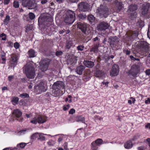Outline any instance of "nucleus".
Segmentation results:
<instances>
[{"instance_id":"1","label":"nucleus","mask_w":150,"mask_h":150,"mask_svg":"<svg viewBox=\"0 0 150 150\" xmlns=\"http://www.w3.org/2000/svg\"><path fill=\"white\" fill-rule=\"evenodd\" d=\"M50 10L47 13L41 14L38 18V24L42 29L48 34L52 33L54 31L53 27V19L52 16L54 12Z\"/></svg>"},{"instance_id":"2","label":"nucleus","mask_w":150,"mask_h":150,"mask_svg":"<svg viewBox=\"0 0 150 150\" xmlns=\"http://www.w3.org/2000/svg\"><path fill=\"white\" fill-rule=\"evenodd\" d=\"M52 87L53 93L55 96H61L65 92V86L62 81H58L54 82Z\"/></svg>"},{"instance_id":"3","label":"nucleus","mask_w":150,"mask_h":150,"mask_svg":"<svg viewBox=\"0 0 150 150\" xmlns=\"http://www.w3.org/2000/svg\"><path fill=\"white\" fill-rule=\"evenodd\" d=\"M35 64L32 63H27L23 67L24 72L27 78L29 79H33L35 74Z\"/></svg>"},{"instance_id":"4","label":"nucleus","mask_w":150,"mask_h":150,"mask_svg":"<svg viewBox=\"0 0 150 150\" xmlns=\"http://www.w3.org/2000/svg\"><path fill=\"white\" fill-rule=\"evenodd\" d=\"M63 15V21L67 25L72 24L76 18L75 13L71 10H67Z\"/></svg>"},{"instance_id":"5","label":"nucleus","mask_w":150,"mask_h":150,"mask_svg":"<svg viewBox=\"0 0 150 150\" xmlns=\"http://www.w3.org/2000/svg\"><path fill=\"white\" fill-rule=\"evenodd\" d=\"M140 66L137 65L136 63L133 65L128 72L129 75H131L134 77H136L140 71Z\"/></svg>"},{"instance_id":"6","label":"nucleus","mask_w":150,"mask_h":150,"mask_svg":"<svg viewBox=\"0 0 150 150\" xmlns=\"http://www.w3.org/2000/svg\"><path fill=\"white\" fill-rule=\"evenodd\" d=\"M119 41V38L116 36L111 37L108 39V42L109 43L111 47L112 48L116 47L118 45Z\"/></svg>"},{"instance_id":"7","label":"nucleus","mask_w":150,"mask_h":150,"mask_svg":"<svg viewBox=\"0 0 150 150\" xmlns=\"http://www.w3.org/2000/svg\"><path fill=\"white\" fill-rule=\"evenodd\" d=\"M22 5L24 7L28 6L30 7L29 8V9H32L35 8L36 5L35 0H23Z\"/></svg>"},{"instance_id":"8","label":"nucleus","mask_w":150,"mask_h":150,"mask_svg":"<svg viewBox=\"0 0 150 150\" xmlns=\"http://www.w3.org/2000/svg\"><path fill=\"white\" fill-rule=\"evenodd\" d=\"M35 89L36 93L38 94H40L46 91L47 90V87L43 82H40L35 87Z\"/></svg>"},{"instance_id":"9","label":"nucleus","mask_w":150,"mask_h":150,"mask_svg":"<svg viewBox=\"0 0 150 150\" xmlns=\"http://www.w3.org/2000/svg\"><path fill=\"white\" fill-rule=\"evenodd\" d=\"M139 49H142L146 52H149L150 50V45L146 41L141 42L137 45Z\"/></svg>"},{"instance_id":"10","label":"nucleus","mask_w":150,"mask_h":150,"mask_svg":"<svg viewBox=\"0 0 150 150\" xmlns=\"http://www.w3.org/2000/svg\"><path fill=\"white\" fill-rule=\"evenodd\" d=\"M50 62L46 60H43L41 61L40 64V68L41 70L44 72L46 71L49 66Z\"/></svg>"},{"instance_id":"11","label":"nucleus","mask_w":150,"mask_h":150,"mask_svg":"<svg viewBox=\"0 0 150 150\" xmlns=\"http://www.w3.org/2000/svg\"><path fill=\"white\" fill-rule=\"evenodd\" d=\"M109 27V25L108 23L103 21L98 24L97 27V29L98 31L105 30L108 29Z\"/></svg>"},{"instance_id":"12","label":"nucleus","mask_w":150,"mask_h":150,"mask_svg":"<svg viewBox=\"0 0 150 150\" xmlns=\"http://www.w3.org/2000/svg\"><path fill=\"white\" fill-rule=\"evenodd\" d=\"M77 28L81 30L82 32L86 34V33L88 28V25L84 23H83L81 22H78L76 24Z\"/></svg>"},{"instance_id":"13","label":"nucleus","mask_w":150,"mask_h":150,"mask_svg":"<svg viewBox=\"0 0 150 150\" xmlns=\"http://www.w3.org/2000/svg\"><path fill=\"white\" fill-rule=\"evenodd\" d=\"M119 72V67L118 65L114 64L110 71V74L111 76H115L117 75Z\"/></svg>"},{"instance_id":"14","label":"nucleus","mask_w":150,"mask_h":150,"mask_svg":"<svg viewBox=\"0 0 150 150\" xmlns=\"http://www.w3.org/2000/svg\"><path fill=\"white\" fill-rule=\"evenodd\" d=\"M18 59L16 55L11 56V59L9 62V66L13 68L17 65L18 62Z\"/></svg>"},{"instance_id":"15","label":"nucleus","mask_w":150,"mask_h":150,"mask_svg":"<svg viewBox=\"0 0 150 150\" xmlns=\"http://www.w3.org/2000/svg\"><path fill=\"white\" fill-rule=\"evenodd\" d=\"M92 76V72L89 69H87L85 71L83 79L86 82L89 80Z\"/></svg>"},{"instance_id":"16","label":"nucleus","mask_w":150,"mask_h":150,"mask_svg":"<svg viewBox=\"0 0 150 150\" xmlns=\"http://www.w3.org/2000/svg\"><path fill=\"white\" fill-rule=\"evenodd\" d=\"M139 34V32L137 30L132 31L130 33L127 35L128 40L133 41L134 39L137 38Z\"/></svg>"},{"instance_id":"17","label":"nucleus","mask_w":150,"mask_h":150,"mask_svg":"<svg viewBox=\"0 0 150 150\" xmlns=\"http://www.w3.org/2000/svg\"><path fill=\"white\" fill-rule=\"evenodd\" d=\"M83 10H81L82 11ZM83 11L82 13H80L79 14H76V17L79 20V21H82L83 20H86L87 16L86 14V12L87 10L88 11V10H83Z\"/></svg>"},{"instance_id":"18","label":"nucleus","mask_w":150,"mask_h":150,"mask_svg":"<svg viewBox=\"0 0 150 150\" xmlns=\"http://www.w3.org/2000/svg\"><path fill=\"white\" fill-rule=\"evenodd\" d=\"M109 10H97L96 12L101 17H107L109 15Z\"/></svg>"},{"instance_id":"19","label":"nucleus","mask_w":150,"mask_h":150,"mask_svg":"<svg viewBox=\"0 0 150 150\" xmlns=\"http://www.w3.org/2000/svg\"><path fill=\"white\" fill-rule=\"evenodd\" d=\"M84 65L86 67L88 68H92L94 65L93 62L91 61L89 59H85L83 62Z\"/></svg>"},{"instance_id":"20","label":"nucleus","mask_w":150,"mask_h":150,"mask_svg":"<svg viewBox=\"0 0 150 150\" xmlns=\"http://www.w3.org/2000/svg\"><path fill=\"white\" fill-rule=\"evenodd\" d=\"M78 8L80 9H88L91 8V6L87 3L81 2L78 5Z\"/></svg>"},{"instance_id":"21","label":"nucleus","mask_w":150,"mask_h":150,"mask_svg":"<svg viewBox=\"0 0 150 150\" xmlns=\"http://www.w3.org/2000/svg\"><path fill=\"white\" fill-rule=\"evenodd\" d=\"M22 114L21 111L18 109L13 110L12 112L13 116L17 118H20L22 116Z\"/></svg>"},{"instance_id":"22","label":"nucleus","mask_w":150,"mask_h":150,"mask_svg":"<svg viewBox=\"0 0 150 150\" xmlns=\"http://www.w3.org/2000/svg\"><path fill=\"white\" fill-rule=\"evenodd\" d=\"M77 59L75 57L71 58L68 61V64H70V66L69 67V69H71L73 68V65L77 62Z\"/></svg>"},{"instance_id":"23","label":"nucleus","mask_w":150,"mask_h":150,"mask_svg":"<svg viewBox=\"0 0 150 150\" xmlns=\"http://www.w3.org/2000/svg\"><path fill=\"white\" fill-rule=\"evenodd\" d=\"M94 75L97 77H102L104 75V71L100 70H94Z\"/></svg>"},{"instance_id":"24","label":"nucleus","mask_w":150,"mask_h":150,"mask_svg":"<svg viewBox=\"0 0 150 150\" xmlns=\"http://www.w3.org/2000/svg\"><path fill=\"white\" fill-rule=\"evenodd\" d=\"M136 10H127V12H129L130 13L129 18L133 20L136 18L137 16V13L135 11Z\"/></svg>"},{"instance_id":"25","label":"nucleus","mask_w":150,"mask_h":150,"mask_svg":"<svg viewBox=\"0 0 150 150\" xmlns=\"http://www.w3.org/2000/svg\"><path fill=\"white\" fill-rule=\"evenodd\" d=\"M85 68V66L82 65H80L77 67L75 70V71L78 74L81 75L82 74Z\"/></svg>"},{"instance_id":"26","label":"nucleus","mask_w":150,"mask_h":150,"mask_svg":"<svg viewBox=\"0 0 150 150\" xmlns=\"http://www.w3.org/2000/svg\"><path fill=\"white\" fill-rule=\"evenodd\" d=\"M74 120L76 122H81L82 123H85V117L81 115H78L74 117Z\"/></svg>"},{"instance_id":"27","label":"nucleus","mask_w":150,"mask_h":150,"mask_svg":"<svg viewBox=\"0 0 150 150\" xmlns=\"http://www.w3.org/2000/svg\"><path fill=\"white\" fill-rule=\"evenodd\" d=\"M133 145L132 143L131 140L127 141L124 144L125 148L127 149L131 148L132 147Z\"/></svg>"},{"instance_id":"28","label":"nucleus","mask_w":150,"mask_h":150,"mask_svg":"<svg viewBox=\"0 0 150 150\" xmlns=\"http://www.w3.org/2000/svg\"><path fill=\"white\" fill-rule=\"evenodd\" d=\"M93 42V44H98L99 46H101V38H100L96 37L92 39Z\"/></svg>"},{"instance_id":"29","label":"nucleus","mask_w":150,"mask_h":150,"mask_svg":"<svg viewBox=\"0 0 150 150\" xmlns=\"http://www.w3.org/2000/svg\"><path fill=\"white\" fill-rule=\"evenodd\" d=\"M100 46H99L98 44H93L92 48H91L90 51L93 52L95 53H96L98 52V47Z\"/></svg>"},{"instance_id":"30","label":"nucleus","mask_w":150,"mask_h":150,"mask_svg":"<svg viewBox=\"0 0 150 150\" xmlns=\"http://www.w3.org/2000/svg\"><path fill=\"white\" fill-rule=\"evenodd\" d=\"M96 18L92 15H87V20L91 24L95 23Z\"/></svg>"},{"instance_id":"31","label":"nucleus","mask_w":150,"mask_h":150,"mask_svg":"<svg viewBox=\"0 0 150 150\" xmlns=\"http://www.w3.org/2000/svg\"><path fill=\"white\" fill-rule=\"evenodd\" d=\"M35 50L32 49H30L28 52L30 58H33L35 57Z\"/></svg>"},{"instance_id":"32","label":"nucleus","mask_w":150,"mask_h":150,"mask_svg":"<svg viewBox=\"0 0 150 150\" xmlns=\"http://www.w3.org/2000/svg\"><path fill=\"white\" fill-rule=\"evenodd\" d=\"M46 121V118H42L41 116H39L37 117L38 123L40 124H43Z\"/></svg>"},{"instance_id":"33","label":"nucleus","mask_w":150,"mask_h":150,"mask_svg":"<svg viewBox=\"0 0 150 150\" xmlns=\"http://www.w3.org/2000/svg\"><path fill=\"white\" fill-rule=\"evenodd\" d=\"M137 26L140 28H142L144 25V22L141 19L139 20L137 23Z\"/></svg>"},{"instance_id":"34","label":"nucleus","mask_w":150,"mask_h":150,"mask_svg":"<svg viewBox=\"0 0 150 150\" xmlns=\"http://www.w3.org/2000/svg\"><path fill=\"white\" fill-rule=\"evenodd\" d=\"M73 44L72 41H67L66 44L65 48L66 49H69Z\"/></svg>"},{"instance_id":"35","label":"nucleus","mask_w":150,"mask_h":150,"mask_svg":"<svg viewBox=\"0 0 150 150\" xmlns=\"http://www.w3.org/2000/svg\"><path fill=\"white\" fill-rule=\"evenodd\" d=\"M43 134L42 133H39L38 137L37 139L38 141H43L45 140V137L43 136Z\"/></svg>"},{"instance_id":"36","label":"nucleus","mask_w":150,"mask_h":150,"mask_svg":"<svg viewBox=\"0 0 150 150\" xmlns=\"http://www.w3.org/2000/svg\"><path fill=\"white\" fill-rule=\"evenodd\" d=\"M39 134V133L38 132L33 134L30 136V139L33 140L36 139L37 138H38Z\"/></svg>"},{"instance_id":"37","label":"nucleus","mask_w":150,"mask_h":150,"mask_svg":"<svg viewBox=\"0 0 150 150\" xmlns=\"http://www.w3.org/2000/svg\"><path fill=\"white\" fill-rule=\"evenodd\" d=\"M93 142L98 146L102 144L103 142V140L102 139L100 138L98 139Z\"/></svg>"},{"instance_id":"38","label":"nucleus","mask_w":150,"mask_h":150,"mask_svg":"<svg viewBox=\"0 0 150 150\" xmlns=\"http://www.w3.org/2000/svg\"><path fill=\"white\" fill-rule=\"evenodd\" d=\"M19 97L23 98H25L29 97V96L28 94L24 93L20 95Z\"/></svg>"},{"instance_id":"39","label":"nucleus","mask_w":150,"mask_h":150,"mask_svg":"<svg viewBox=\"0 0 150 150\" xmlns=\"http://www.w3.org/2000/svg\"><path fill=\"white\" fill-rule=\"evenodd\" d=\"M97 145L94 142H93L91 144V150H97L98 148Z\"/></svg>"},{"instance_id":"40","label":"nucleus","mask_w":150,"mask_h":150,"mask_svg":"<svg viewBox=\"0 0 150 150\" xmlns=\"http://www.w3.org/2000/svg\"><path fill=\"white\" fill-rule=\"evenodd\" d=\"M143 9H148L150 8V5L149 3H144L142 5Z\"/></svg>"},{"instance_id":"41","label":"nucleus","mask_w":150,"mask_h":150,"mask_svg":"<svg viewBox=\"0 0 150 150\" xmlns=\"http://www.w3.org/2000/svg\"><path fill=\"white\" fill-rule=\"evenodd\" d=\"M33 29V26L32 25H28L26 28L25 32L28 33L29 32Z\"/></svg>"},{"instance_id":"42","label":"nucleus","mask_w":150,"mask_h":150,"mask_svg":"<svg viewBox=\"0 0 150 150\" xmlns=\"http://www.w3.org/2000/svg\"><path fill=\"white\" fill-rule=\"evenodd\" d=\"M10 20V17L8 15H6L4 21V24L7 25L9 21Z\"/></svg>"},{"instance_id":"43","label":"nucleus","mask_w":150,"mask_h":150,"mask_svg":"<svg viewBox=\"0 0 150 150\" xmlns=\"http://www.w3.org/2000/svg\"><path fill=\"white\" fill-rule=\"evenodd\" d=\"M72 98V96L71 95H68V97L66 98L65 99V101L66 102H67V101L69 103H70L72 102V100L71 99V98Z\"/></svg>"},{"instance_id":"44","label":"nucleus","mask_w":150,"mask_h":150,"mask_svg":"<svg viewBox=\"0 0 150 150\" xmlns=\"http://www.w3.org/2000/svg\"><path fill=\"white\" fill-rule=\"evenodd\" d=\"M123 52L124 53L126 54V55H129L131 53V51L128 50L126 48L123 49Z\"/></svg>"},{"instance_id":"45","label":"nucleus","mask_w":150,"mask_h":150,"mask_svg":"<svg viewBox=\"0 0 150 150\" xmlns=\"http://www.w3.org/2000/svg\"><path fill=\"white\" fill-rule=\"evenodd\" d=\"M70 107V105L69 104L67 105H65L63 106V110L66 111L68 110L69 108Z\"/></svg>"},{"instance_id":"46","label":"nucleus","mask_w":150,"mask_h":150,"mask_svg":"<svg viewBox=\"0 0 150 150\" xmlns=\"http://www.w3.org/2000/svg\"><path fill=\"white\" fill-rule=\"evenodd\" d=\"M149 10H143L142 11V15L145 17H146Z\"/></svg>"},{"instance_id":"47","label":"nucleus","mask_w":150,"mask_h":150,"mask_svg":"<svg viewBox=\"0 0 150 150\" xmlns=\"http://www.w3.org/2000/svg\"><path fill=\"white\" fill-rule=\"evenodd\" d=\"M19 99L18 97H14L13 98L11 101L16 104H17L19 101Z\"/></svg>"},{"instance_id":"48","label":"nucleus","mask_w":150,"mask_h":150,"mask_svg":"<svg viewBox=\"0 0 150 150\" xmlns=\"http://www.w3.org/2000/svg\"><path fill=\"white\" fill-rule=\"evenodd\" d=\"M84 47L83 45H79L77 47V49L79 51H82L83 50Z\"/></svg>"},{"instance_id":"49","label":"nucleus","mask_w":150,"mask_h":150,"mask_svg":"<svg viewBox=\"0 0 150 150\" xmlns=\"http://www.w3.org/2000/svg\"><path fill=\"white\" fill-rule=\"evenodd\" d=\"M30 122L36 125L37 124L38 122H37V118H36L35 117L33 118L32 119V120L30 121Z\"/></svg>"},{"instance_id":"50","label":"nucleus","mask_w":150,"mask_h":150,"mask_svg":"<svg viewBox=\"0 0 150 150\" xmlns=\"http://www.w3.org/2000/svg\"><path fill=\"white\" fill-rule=\"evenodd\" d=\"M13 6L15 8H17L19 7V3L17 1H15L13 3Z\"/></svg>"},{"instance_id":"51","label":"nucleus","mask_w":150,"mask_h":150,"mask_svg":"<svg viewBox=\"0 0 150 150\" xmlns=\"http://www.w3.org/2000/svg\"><path fill=\"white\" fill-rule=\"evenodd\" d=\"M26 144L24 143H21L19 144H18L17 146V147H20L21 148H24L26 145Z\"/></svg>"},{"instance_id":"52","label":"nucleus","mask_w":150,"mask_h":150,"mask_svg":"<svg viewBox=\"0 0 150 150\" xmlns=\"http://www.w3.org/2000/svg\"><path fill=\"white\" fill-rule=\"evenodd\" d=\"M29 17L30 19L32 20L35 18V16L33 13L30 12L29 14Z\"/></svg>"},{"instance_id":"53","label":"nucleus","mask_w":150,"mask_h":150,"mask_svg":"<svg viewBox=\"0 0 150 150\" xmlns=\"http://www.w3.org/2000/svg\"><path fill=\"white\" fill-rule=\"evenodd\" d=\"M0 37L1 38L2 40H5L6 38V35L4 33H2L0 35Z\"/></svg>"},{"instance_id":"54","label":"nucleus","mask_w":150,"mask_h":150,"mask_svg":"<svg viewBox=\"0 0 150 150\" xmlns=\"http://www.w3.org/2000/svg\"><path fill=\"white\" fill-rule=\"evenodd\" d=\"M116 5L117 7L118 8V9H120L122 8L123 7V4L120 2H117L116 3Z\"/></svg>"},{"instance_id":"55","label":"nucleus","mask_w":150,"mask_h":150,"mask_svg":"<svg viewBox=\"0 0 150 150\" xmlns=\"http://www.w3.org/2000/svg\"><path fill=\"white\" fill-rule=\"evenodd\" d=\"M138 8L137 6L135 4H132L130 5L129 7V9H136Z\"/></svg>"},{"instance_id":"56","label":"nucleus","mask_w":150,"mask_h":150,"mask_svg":"<svg viewBox=\"0 0 150 150\" xmlns=\"http://www.w3.org/2000/svg\"><path fill=\"white\" fill-rule=\"evenodd\" d=\"M59 135H61L62 136V137H59L58 139V142L59 143H60L62 140L64 138V135L63 134H58L56 135L55 136H57Z\"/></svg>"},{"instance_id":"57","label":"nucleus","mask_w":150,"mask_h":150,"mask_svg":"<svg viewBox=\"0 0 150 150\" xmlns=\"http://www.w3.org/2000/svg\"><path fill=\"white\" fill-rule=\"evenodd\" d=\"M140 137V135L137 134L133 136V138L132 139V141H134L135 140L138 139Z\"/></svg>"},{"instance_id":"58","label":"nucleus","mask_w":150,"mask_h":150,"mask_svg":"<svg viewBox=\"0 0 150 150\" xmlns=\"http://www.w3.org/2000/svg\"><path fill=\"white\" fill-rule=\"evenodd\" d=\"M7 43L8 44L7 45V47H13V42L11 41H8Z\"/></svg>"},{"instance_id":"59","label":"nucleus","mask_w":150,"mask_h":150,"mask_svg":"<svg viewBox=\"0 0 150 150\" xmlns=\"http://www.w3.org/2000/svg\"><path fill=\"white\" fill-rule=\"evenodd\" d=\"M68 144L67 142H65L64 144L63 145V146H64V149L66 150H69V149L68 148Z\"/></svg>"},{"instance_id":"60","label":"nucleus","mask_w":150,"mask_h":150,"mask_svg":"<svg viewBox=\"0 0 150 150\" xmlns=\"http://www.w3.org/2000/svg\"><path fill=\"white\" fill-rule=\"evenodd\" d=\"M20 46L19 43L17 42H15L14 44V46L16 49L19 48Z\"/></svg>"},{"instance_id":"61","label":"nucleus","mask_w":150,"mask_h":150,"mask_svg":"<svg viewBox=\"0 0 150 150\" xmlns=\"http://www.w3.org/2000/svg\"><path fill=\"white\" fill-rule=\"evenodd\" d=\"M62 52L61 51H57L55 53V55L57 56H59L60 55H62Z\"/></svg>"},{"instance_id":"62","label":"nucleus","mask_w":150,"mask_h":150,"mask_svg":"<svg viewBox=\"0 0 150 150\" xmlns=\"http://www.w3.org/2000/svg\"><path fill=\"white\" fill-rule=\"evenodd\" d=\"M75 112V110L74 108L71 109L69 111V114H73Z\"/></svg>"},{"instance_id":"63","label":"nucleus","mask_w":150,"mask_h":150,"mask_svg":"<svg viewBox=\"0 0 150 150\" xmlns=\"http://www.w3.org/2000/svg\"><path fill=\"white\" fill-rule=\"evenodd\" d=\"M18 103L20 106H22L25 104V102L24 100L22 99L19 101Z\"/></svg>"},{"instance_id":"64","label":"nucleus","mask_w":150,"mask_h":150,"mask_svg":"<svg viewBox=\"0 0 150 150\" xmlns=\"http://www.w3.org/2000/svg\"><path fill=\"white\" fill-rule=\"evenodd\" d=\"M10 147L6 148L2 150H20L19 149H18L17 148L15 147L13 148L12 149L9 150V149H10Z\"/></svg>"}]
</instances>
